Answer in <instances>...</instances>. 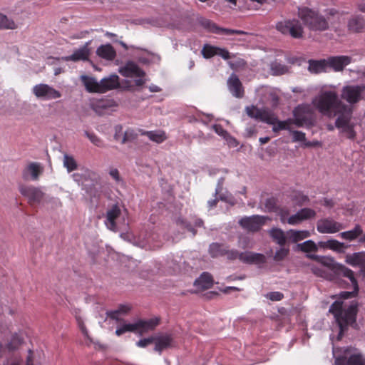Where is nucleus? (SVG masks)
<instances>
[{"label":"nucleus","mask_w":365,"mask_h":365,"mask_svg":"<svg viewBox=\"0 0 365 365\" xmlns=\"http://www.w3.org/2000/svg\"><path fill=\"white\" fill-rule=\"evenodd\" d=\"M312 104L323 115L330 118L337 116L336 126L344 133L347 138H354V124L351 122L352 110L339 98L335 91L320 92L312 99Z\"/></svg>","instance_id":"f257e3e1"},{"label":"nucleus","mask_w":365,"mask_h":365,"mask_svg":"<svg viewBox=\"0 0 365 365\" xmlns=\"http://www.w3.org/2000/svg\"><path fill=\"white\" fill-rule=\"evenodd\" d=\"M299 16L304 24L312 31H322L329 29L331 24L336 31L338 26H334L335 21H340L342 15L334 9L326 11L325 15L307 7L299 9Z\"/></svg>","instance_id":"f03ea898"},{"label":"nucleus","mask_w":365,"mask_h":365,"mask_svg":"<svg viewBox=\"0 0 365 365\" xmlns=\"http://www.w3.org/2000/svg\"><path fill=\"white\" fill-rule=\"evenodd\" d=\"M329 312L334 314L337 322L338 334L336 339L341 341L347 326L356 322L357 305L354 302L347 304L337 300L331 305Z\"/></svg>","instance_id":"7ed1b4c3"},{"label":"nucleus","mask_w":365,"mask_h":365,"mask_svg":"<svg viewBox=\"0 0 365 365\" xmlns=\"http://www.w3.org/2000/svg\"><path fill=\"white\" fill-rule=\"evenodd\" d=\"M312 258L317 259V261L322 266L329 268L334 271L337 275L346 277L350 281L351 286L354 289L351 292H343L341 293V297L343 299H349L356 296L358 292V284L357 281L354 277V272L350 269L347 268L343 264L336 263L333 258L329 257H319L312 255Z\"/></svg>","instance_id":"20e7f679"},{"label":"nucleus","mask_w":365,"mask_h":365,"mask_svg":"<svg viewBox=\"0 0 365 365\" xmlns=\"http://www.w3.org/2000/svg\"><path fill=\"white\" fill-rule=\"evenodd\" d=\"M247 114L255 119L273 125V130H282L292 131V120H278L275 114L268 108H258L254 106L246 108Z\"/></svg>","instance_id":"39448f33"},{"label":"nucleus","mask_w":365,"mask_h":365,"mask_svg":"<svg viewBox=\"0 0 365 365\" xmlns=\"http://www.w3.org/2000/svg\"><path fill=\"white\" fill-rule=\"evenodd\" d=\"M159 323L157 318L149 320L137 319L132 322L122 321L119 322L115 330V334L120 336L126 332H131L142 335L150 330H153Z\"/></svg>","instance_id":"423d86ee"},{"label":"nucleus","mask_w":365,"mask_h":365,"mask_svg":"<svg viewBox=\"0 0 365 365\" xmlns=\"http://www.w3.org/2000/svg\"><path fill=\"white\" fill-rule=\"evenodd\" d=\"M335 365H365V357L351 346L332 348Z\"/></svg>","instance_id":"0eeeda50"},{"label":"nucleus","mask_w":365,"mask_h":365,"mask_svg":"<svg viewBox=\"0 0 365 365\" xmlns=\"http://www.w3.org/2000/svg\"><path fill=\"white\" fill-rule=\"evenodd\" d=\"M294 123L297 127L312 126L316 120V113L314 107L309 104L299 105L294 110Z\"/></svg>","instance_id":"6e6552de"},{"label":"nucleus","mask_w":365,"mask_h":365,"mask_svg":"<svg viewBox=\"0 0 365 365\" xmlns=\"http://www.w3.org/2000/svg\"><path fill=\"white\" fill-rule=\"evenodd\" d=\"M127 215L125 209H122L118 204L113 205L107 210L105 225L110 230L116 232L118 230V222L126 224Z\"/></svg>","instance_id":"1a4fd4ad"},{"label":"nucleus","mask_w":365,"mask_h":365,"mask_svg":"<svg viewBox=\"0 0 365 365\" xmlns=\"http://www.w3.org/2000/svg\"><path fill=\"white\" fill-rule=\"evenodd\" d=\"M118 72L124 77L135 78L136 86H143L146 80L145 78V73L138 66V65L129 61L118 68Z\"/></svg>","instance_id":"9d476101"},{"label":"nucleus","mask_w":365,"mask_h":365,"mask_svg":"<svg viewBox=\"0 0 365 365\" xmlns=\"http://www.w3.org/2000/svg\"><path fill=\"white\" fill-rule=\"evenodd\" d=\"M276 29L284 35H289L294 38L303 37L304 29L300 21L297 19H289L278 22Z\"/></svg>","instance_id":"9b49d317"},{"label":"nucleus","mask_w":365,"mask_h":365,"mask_svg":"<svg viewBox=\"0 0 365 365\" xmlns=\"http://www.w3.org/2000/svg\"><path fill=\"white\" fill-rule=\"evenodd\" d=\"M225 255L229 259H239L241 262L248 264H261L265 262V257L262 254L252 252H239L236 250L226 249Z\"/></svg>","instance_id":"f8f14e48"},{"label":"nucleus","mask_w":365,"mask_h":365,"mask_svg":"<svg viewBox=\"0 0 365 365\" xmlns=\"http://www.w3.org/2000/svg\"><path fill=\"white\" fill-rule=\"evenodd\" d=\"M32 93L38 99L50 101L61 97L60 91L46 83H39L32 88Z\"/></svg>","instance_id":"ddd939ff"},{"label":"nucleus","mask_w":365,"mask_h":365,"mask_svg":"<svg viewBox=\"0 0 365 365\" xmlns=\"http://www.w3.org/2000/svg\"><path fill=\"white\" fill-rule=\"evenodd\" d=\"M365 91L364 85H349L343 87L341 90V98L350 104L359 102L362 98Z\"/></svg>","instance_id":"4468645a"},{"label":"nucleus","mask_w":365,"mask_h":365,"mask_svg":"<svg viewBox=\"0 0 365 365\" xmlns=\"http://www.w3.org/2000/svg\"><path fill=\"white\" fill-rule=\"evenodd\" d=\"M342 223L334 220L331 217L319 220L317 222V231L322 234H333L343 230Z\"/></svg>","instance_id":"2eb2a0df"},{"label":"nucleus","mask_w":365,"mask_h":365,"mask_svg":"<svg viewBox=\"0 0 365 365\" xmlns=\"http://www.w3.org/2000/svg\"><path fill=\"white\" fill-rule=\"evenodd\" d=\"M20 192L26 197L30 204H38L43 202L46 195L39 187L33 186H22Z\"/></svg>","instance_id":"dca6fc26"},{"label":"nucleus","mask_w":365,"mask_h":365,"mask_svg":"<svg viewBox=\"0 0 365 365\" xmlns=\"http://www.w3.org/2000/svg\"><path fill=\"white\" fill-rule=\"evenodd\" d=\"M267 220L266 217L260 215H252L242 218L239 223L245 230L255 232L260 229Z\"/></svg>","instance_id":"f3484780"},{"label":"nucleus","mask_w":365,"mask_h":365,"mask_svg":"<svg viewBox=\"0 0 365 365\" xmlns=\"http://www.w3.org/2000/svg\"><path fill=\"white\" fill-rule=\"evenodd\" d=\"M316 212L310 208H303L296 214L291 215L287 220V223L292 225H298L303 220L314 217Z\"/></svg>","instance_id":"a211bd4d"},{"label":"nucleus","mask_w":365,"mask_h":365,"mask_svg":"<svg viewBox=\"0 0 365 365\" xmlns=\"http://www.w3.org/2000/svg\"><path fill=\"white\" fill-rule=\"evenodd\" d=\"M43 168L39 163H29L23 172V176L25 179H29L33 181L38 180L39 176L42 174Z\"/></svg>","instance_id":"6ab92c4d"},{"label":"nucleus","mask_w":365,"mask_h":365,"mask_svg":"<svg viewBox=\"0 0 365 365\" xmlns=\"http://www.w3.org/2000/svg\"><path fill=\"white\" fill-rule=\"evenodd\" d=\"M100 93H106L108 91L119 87V77L116 74H111L102 78L100 81Z\"/></svg>","instance_id":"aec40b11"},{"label":"nucleus","mask_w":365,"mask_h":365,"mask_svg":"<svg viewBox=\"0 0 365 365\" xmlns=\"http://www.w3.org/2000/svg\"><path fill=\"white\" fill-rule=\"evenodd\" d=\"M346 262L354 267H359L365 273V252H356L346 256Z\"/></svg>","instance_id":"412c9836"},{"label":"nucleus","mask_w":365,"mask_h":365,"mask_svg":"<svg viewBox=\"0 0 365 365\" xmlns=\"http://www.w3.org/2000/svg\"><path fill=\"white\" fill-rule=\"evenodd\" d=\"M269 235L273 242L279 246H286L289 243L288 231L284 232L282 229L274 227L269 230Z\"/></svg>","instance_id":"4be33fe9"},{"label":"nucleus","mask_w":365,"mask_h":365,"mask_svg":"<svg viewBox=\"0 0 365 365\" xmlns=\"http://www.w3.org/2000/svg\"><path fill=\"white\" fill-rule=\"evenodd\" d=\"M80 80L87 92L100 93V82L96 78L89 75H81Z\"/></svg>","instance_id":"5701e85b"},{"label":"nucleus","mask_w":365,"mask_h":365,"mask_svg":"<svg viewBox=\"0 0 365 365\" xmlns=\"http://www.w3.org/2000/svg\"><path fill=\"white\" fill-rule=\"evenodd\" d=\"M202 24L205 27L208 29L212 33L217 34H222V35H232V34H245L244 31L240 30H232V29H222L218 27L213 22L205 20L202 22Z\"/></svg>","instance_id":"b1692460"},{"label":"nucleus","mask_w":365,"mask_h":365,"mask_svg":"<svg viewBox=\"0 0 365 365\" xmlns=\"http://www.w3.org/2000/svg\"><path fill=\"white\" fill-rule=\"evenodd\" d=\"M88 56L89 49L87 45H85L75 50L71 55L63 57L62 59L65 61H84L88 59Z\"/></svg>","instance_id":"393cba45"},{"label":"nucleus","mask_w":365,"mask_h":365,"mask_svg":"<svg viewBox=\"0 0 365 365\" xmlns=\"http://www.w3.org/2000/svg\"><path fill=\"white\" fill-rule=\"evenodd\" d=\"M347 27L350 32H362L365 28V20L360 15L352 16L348 21Z\"/></svg>","instance_id":"a878e982"},{"label":"nucleus","mask_w":365,"mask_h":365,"mask_svg":"<svg viewBox=\"0 0 365 365\" xmlns=\"http://www.w3.org/2000/svg\"><path fill=\"white\" fill-rule=\"evenodd\" d=\"M227 86L230 93L237 98L242 96V83L235 74H232L227 80Z\"/></svg>","instance_id":"bb28decb"},{"label":"nucleus","mask_w":365,"mask_h":365,"mask_svg":"<svg viewBox=\"0 0 365 365\" xmlns=\"http://www.w3.org/2000/svg\"><path fill=\"white\" fill-rule=\"evenodd\" d=\"M351 63V58L346 56H340L329 58L327 60V64L332 67L335 71H341L344 66Z\"/></svg>","instance_id":"cd10ccee"},{"label":"nucleus","mask_w":365,"mask_h":365,"mask_svg":"<svg viewBox=\"0 0 365 365\" xmlns=\"http://www.w3.org/2000/svg\"><path fill=\"white\" fill-rule=\"evenodd\" d=\"M131 307L128 304H120L118 307L113 311L107 312V315L110 319L120 322L123 321L122 317L127 315L130 312Z\"/></svg>","instance_id":"c85d7f7f"},{"label":"nucleus","mask_w":365,"mask_h":365,"mask_svg":"<svg viewBox=\"0 0 365 365\" xmlns=\"http://www.w3.org/2000/svg\"><path fill=\"white\" fill-rule=\"evenodd\" d=\"M97 54L106 60H113L115 56V51L110 44L102 45L98 48Z\"/></svg>","instance_id":"c756f323"},{"label":"nucleus","mask_w":365,"mask_h":365,"mask_svg":"<svg viewBox=\"0 0 365 365\" xmlns=\"http://www.w3.org/2000/svg\"><path fill=\"white\" fill-rule=\"evenodd\" d=\"M310 236V232L307 230H288V237L290 242H297Z\"/></svg>","instance_id":"7c9ffc66"},{"label":"nucleus","mask_w":365,"mask_h":365,"mask_svg":"<svg viewBox=\"0 0 365 365\" xmlns=\"http://www.w3.org/2000/svg\"><path fill=\"white\" fill-rule=\"evenodd\" d=\"M173 335L170 333H159L153 336L151 339H140L138 342H171L173 340Z\"/></svg>","instance_id":"2f4dec72"},{"label":"nucleus","mask_w":365,"mask_h":365,"mask_svg":"<svg viewBox=\"0 0 365 365\" xmlns=\"http://www.w3.org/2000/svg\"><path fill=\"white\" fill-rule=\"evenodd\" d=\"M142 135H147L150 140L156 143H161L167 138L165 133L162 130L144 131L142 132Z\"/></svg>","instance_id":"473e14b6"},{"label":"nucleus","mask_w":365,"mask_h":365,"mask_svg":"<svg viewBox=\"0 0 365 365\" xmlns=\"http://www.w3.org/2000/svg\"><path fill=\"white\" fill-rule=\"evenodd\" d=\"M319 245L323 248H328L335 251H341L345 248L344 243L339 242L336 240H329L325 242H319Z\"/></svg>","instance_id":"72a5a7b5"},{"label":"nucleus","mask_w":365,"mask_h":365,"mask_svg":"<svg viewBox=\"0 0 365 365\" xmlns=\"http://www.w3.org/2000/svg\"><path fill=\"white\" fill-rule=\"evenodd\" d=\"M195 284L202 289H209L212 284V276L208 273H203L195 281Z\"/></svg>","instance_id":"f704fd0d"},{"label":"nucleus","mask_w":365,"mask_h":365,"mask_svg":"<svg viewBox=\"0 0 365 365\" xmlns=\"http://www.w3.org/2000/svg\"><path fill=\"white\" fill-rule=\"evenodd\" d=\"M362 232V228L359 225H356L353 230L340 233V236L343 239L351 241L360 236Z\"/></svg>","instance_id":"c9c22d12"},{"label":"nucleus","mask_w":365,"mask_h":365,"mask_svg":"<svg viewBox=\"0 0 365 365\" xmlns=\"http://www.w3.org/2000/svg\"><path fill=\"white\" fill-rule=\"evenodd\" d=\"M327 62L323 61H309V71L312 73H318L324 71Z\"/></svg>","instance_id":"e433bc0d"},{"label":"nucleus","mask_w":365,"mask_h":365,"mask_svg":"<svg viewBox=\"0 0 365 365\" xmlns=\"http://www.w3.org/2000/svg\"><path fill=\"white\" fill-rule=\"evenodd\" d=\"M226 247L223 245L212 243L210 245L209 252L212 257L225 255Z\"/></svg>","instance_id":"4c0bfd02"},{"label":"nucleus","mask_w":365,"mask_h":365,"mask_svg":"<svg viewBox=\"0 0 365 365\" xmlns=\"http://www.w3.org/2000/svg\"><path fill=\"white\" fill-rule=\"evenodd\" d=\"M16 27L12 19L0 13V29H15Z\"/></svg>","instance_id":"58836bf2"},{"label":"nucleus","mask_w":365,"mask_h":365,"mask_svg":"<svg viewBox=\"0 0 365 365\" xmlns=\"http://www.w3.org/2000/svg\"><path fill=\"white\" fill-rule=\"evenodd\" d=\"M63 166L67 169L68 172H71L76 169L77 163L75 159L67 154L63 155Z\"/></svg>","instance_id":"ea45409f"},{"label":"nucleus","mask_w":365,"mask_h":365,"mask_svg":"<svg viewBox=\"0 0 365 365\" xmlns=\"http://www.w3.org/2000/svg\"><path fill=\"white\" fill-rule=\"evenodd\" d=\"M271 70L274 75H282L288 71V68L285 65L275 61L272 63Z\"/></svg>","instance_id":"a19ab883"},{"label":"nucleus","mask_w":365,"mask_h":365,"mask_svg":"<svg viewBox=\"0 0 365 365\" xmlns=\"http://www.w3.org/2000/svg\"><path fill=\"white\" fill-rule=\"evenodd\" d=\"M43 205L48 206L50 208L54 209L61 207V202L58 197L46 195L43 201Z\"/></svg>","instance_id":"79ce46f5"},{"label":"nucleus","mask_w":365,"mask_h":365,"mask_svg":"<svg viewBox=\"0 0 365 365\" xmlns=\"http://www.w3.org/2000/svg\"><path fill=\"white\" fill-rule=\"evenodd\" d=\"M298 247L303 252H315L317 250V245L312 240H307L298 244Z\"/></svg>","instance_id":"37998d69"},{"label":"nucleus","mask_w":365,"mask_h":365,"mask_svg":"<svg viewBox=\"0 0 365 365\" xmlns=\"http://www.w3.org/2000/svg\"><path fill=\"white\" fill-rule=\"evenodd\" d=\"M289 251V247H286V246H280L274 253V259L275 261H281L284 259L287 256Z\"/></svg>","instance_id":"c03bdc74"},{"label":"nucleus","mask_w":365,"mask_h":365,"mask_svg":"<svg viewBox=\"0 0 365 365\" xmlns=\"http://www.w3.org/2000/svg\"><path fill=\"white\" fill-rule=\"evenodd\" d=\"M224 179L222 178H220L217 182V187L215 189V195H220V199L223 201L230 202V197L227 194H220L222 190V185H223Z\"/></svg>","instance_id":"a18cd8bd"},{"label":"nucleus","mask_w":365,"mask_h":365,"mask_svg":"<svg viewBox=\"0 0 365 365\" xmlns=\"http://www.w3.org/2000/svg\"><path fill=\"white\" fill-rule=\"evenodd\" d=\"M276 212L280 217V220L282 223H287L288 218L291 215H289L290 212L287 207H278Z\"/></svg>","instance_id":"49530a36"},{"label":"nucleus","mask_w":365,"mask_h":365,"mask_svg":"<svg viewBox=\"0 0 365 365\" xmlns=\"http://www.w3.org/2000/svg\"><path fill=\"white\" fill-rule=\"evenodd\" d=\"M217 48L216 46L205 45L202 50V54L206 58H211L216 55Z\"/></svg>","instance_id":"de8ad7c7"},{"label":"nucleus","mask_w":365,"mask_h":365,"mask_svg":"<svg viewBox=\"0 0 365 365\" xmlns=\"http://www.w3.org/2000/svg\"><path fill=\"white\" fill-rule=\"evenodd\" d=\"M253 245L250 238L247 236H240L238 240V246L242 249L252 248Z\"/></svg>","instance_id":"09e8293b"},{"label":"nucleus","mask_w":365,"mask_h":365,"mask_svg":"<svg viewBox=\"0 0 365 365\" xmlns=\"http://www.w3.org/2000/svg\"><path fill=\"white\" fill-rule=\"evenodd\" d=\"M85 135L91 140V142L98 146V147H103V143L101 139H100L95 133H90L88 131L84 132Z\"/></svg>","instance_id":"8fccbe9b"},{"label":"nucleus","mask_w":365,"mask_h":365,"mask_svg":"<svg viewBox=\"0 0 365 365\" xmlns=\"http://www.w3.org/2000/svg\"><path fill=\"white\" fill-rule=\"evenodd\" d=\"M235 56L232 58V59L228 61V64L232 69H237L240 67H242L245 65V61L243 59L240 58H233Z\"/></svg>","instance_id":"3c124183"},{"label":"nucleus","mask_w":365,"mask_h":365,"mask_svg":"<svg viewBox=\"0 0 365 365\" xmlns=\"http://www.w3.org/2000/svg\"><path fill=\"white\" fill-rule=\"evenodd\" d=\"M135 137L134 131L131 129H128L123 133V135L121 139V143L125 144L128 142L133 140Z\"/></svg>","instance_id":"603ef678"},{"label":"nucleus","mask_w":365,"mask_h":365,"mask_svg":"<svg viewBox=\"0 0 365 365\" xmlns=\"http://www.w3.org/2000/svg\"><path fill=\"white\" fill-rule=\"evenodd\" d=\"M25 365H41L40 363L36 361V354L31 349H29Z\"/></svg>","instance_id":"864d4df0"},{"label":"nucleus","mask_w":365,"mask_h":365,"mask_svg":"<svg viewBox=\"0 0 365 365\" xmlns=\"http://www.w3.org/2000/svg\"><path fill=\"white\" fill-rule=\"evenodd\" d=\"M265 297L271 301H280L284 298V295L280 292H271L266 294Z\"/></svg>","instance_id":"5fc2aeb1"},{"label":"nucleus","mask_w":365,"mask_h":365,"mask_svg":"<svg viewBox=\"0 0 365 365\" xmlns=\"http://www.w3.org/2000/svg\"><path fill=\"white\" fill-rule=\"evenodd\" d=\"M216 55L220 56L225 60H229L234 56L227 50L219 47L217 48Z\"/></svg>","instance_id":"6e6d98bb"},{"label":"nucleus","mask_w":365,"mask_h":365,"mask_svg":"<svg viewBox=\"0 0 365 365\" xmlns=\"http://www.w3.org/2000/svg\"><path fill=\"white\" fill-rule=\"evenodd\" d=\"M109 175L118 185H123V180L120 176L119 172L115 168H112L109 171Z\"/></svg>","instance_id":"4d7b16f0"},{"label":"nucleus","mask_w":365,"mask_h":365,"mask_svg":"<svg viewBox=\"0 0 365 365\" xmlns=\"http://www.w3.org/2000/svg\"><path fill=\"white\" fill-rule=\"evenodd\" d=\"M265 207L268 211L276 212V210L278 207L276 205L275 199L273 197L267 199L266 202H265Z\"/></svg>","instance_id":"13d9d810"},{"label":"nucleus","mask_w":365,"mask_h":365,"mask_svg":"<svg viewBox=\"0 0 365 365\" xmlns=\"http://www.w3.org/2000/svg\"><path fill=\"white\" fill-rule=\"evenodd\" d=\"M82 176L85 179H87V178L91 179L93 182H97L99 179V176L96 173L88 170L84 171V173L82 174Z\"/></svg>","instance_id":"bf43d9fd"},{"label":"nucleus","mask_w":365,"mask_h":365,"mask_svg":"<svg viewBox=\"0 0 365 365\" xmlns=\"http://www.w3.org/2000/svg\"><path fill=\"white\" fill-rule=\"evenodd\" d=\"M292 134L294 141H304L305 140V133L302 131L292 130L290 131Z\"/></svg>","instance_id":"052dcab7"},{"label":"nucleus","mask_w":365,"mask_h":365,"mask_svg":"<svg viewBox=\"0 0 365 365\" xmlns=\"http://www.w3.org/2000/svg\"><path fill=\"white\" fill-rule=\"evenodd\" d=\"M213 130L215 132L218 134L219 135L222 136L223 138L226 136V135L228 133L221 125H214L212 126Z\"/></svg>","instance_id":"680f3d73"},{"label":"nucleus","mask_w":365,"mask_h":365,"mask_svg":"<svg viewBox=\"0 0 365 365\" xmlns=\"http://www.w3.org/2000/svg\"><path fill=\"white\" fill-rule=\"evenodd\" d=\"M172 346V344H155L154 351L160 354L164 349Z\"/></svg>","instance_id":"e2e57ef3"},{"label":"nucleus","mask_w":365,"mask_h":365,"mask_svg":"<svg viewBox=\"0 0 365 365\" xmlns=\"http://www.w3.org/2000/svg\"><path fill=\"white\" fill-rule=\"evenodd\" d=\"M115 133L114 135V138L117 140L121 143V139L123 135V133L122 130V127L120 125H117L115 128Z\"/></svg>","instance_id":"0e129e2a"},{"label":"nucleus","mask_w":365,"mask_h":365,"mask_svg":"<svg viewBox=\"0 0 365 365\" xmlns=\"http://www.w3.org/2000/svg\"><path fill=\"white\" fill-rule=\"evenodd\" d=\"M224 139L226 140L229 146L235 148L237 145V140L232 137L229 133L226 135V136L224 138Z\"/></svg>","instance_id":"69168bd1"},{"label":"nucleus","mask_w":365,"mask_h":365,"mask_svg":"<svg viewBox=\"0 0 365 365\" xmlns=\"http://www.w3.org/2000/svg\"><path fill=\"white\" fill-rule=\"evenodd\" d=\"M6 365H21V359L18 356H13L8 359Z\"/></svg>","instance_id":"338daca9"},{"label":"nucleus","mask_w":365,"mask_h":365,"mask_svg":"<svg viewBox=\"0 0 365 365\" xmlns=\"http://www.w3.org/2000/svg\"><path fill=\"white\" fill-rule=\"evenodd\" d=\"M25 341V336L24 334H15L11 342H24Z\"/></svg>","instance_id":"774afa93"}]
</instances>
